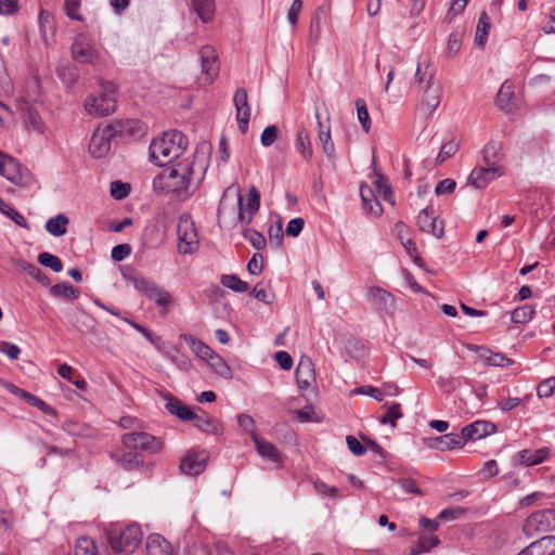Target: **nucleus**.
Masks as SVG:
<instances>
[{
  "label": "nucleus",
  "mask_w": 555,
  "mask_h": 555,
  "mask_svg": "<svg viewBox=\"0 0 555 555\" xmlns=\"http://www.w3.org/2000/svg\"><path fill=\"white\" fill-rule=\"evenodd\" d=\"M186 147L188 140L185 135L178 130H171L155 138L151 142L149 150L151 159L157 166L163 167L179 158Z\"/></svg>",
  "instance_id": "f257e3e1"
},
{
  "label": "nucleus",
  "mask_w": 555,
  "mask_h": 555,
  "mask_svg": "<svg viewBox=\"0 0 555 555\" xmlns=\"http://www.w3.org/2000/svg\"><path fill=\"white\" fill-rule=\"evenodd\" d=\"M193 173V162L183 159L158 175L154 180V186H160L179 197L186 198L191 193Z\"/></svg>",
  "instance_id": "f03ea898"
},
{
  "label": "nucleus",
  "mask_w": 555,
  "mask_h": 555,
  "mask_svg": "<svg viewBox=\"0 0 555 555\" xmlns=\"http://www.w3.org/2000/svg\"><path fill=\"white\" fill-rule=\"evenodd\" d=\"M231 198L236 202L237 206V222L242 225H248L254 215L258 211L260 207V193L256 186H251L249 189L247 201L244 204V199L241 193V188L238 184H232L228 186L222 194V198L219 203L218 207V216L220 217L224 214L227 208V202Z\"/></svg>",
  "instance_id": "7ed1b4c3"
},
{
  "label": "nucleus",
  "mask_w": 555,
  "mask_h": 555,
  "mask_svg": "<svg viewBox=\"0 0 555 555\" xmlns=\"http://www.w3.org/2000/svg\"><path fill=\"white\" fill-rule=\"evenodd\" d=\"M122 276L135 291L154 301L164 313L168 311L173 301L168 291L132 268L124 270Z\"/></svg>",
  "instance_id": "20e7f679"
},
{
  "label": "nucleus",
  "mask_w": 555,
  "mask_h": 555,
  "mask_svg": "<svg viewBox=\"0 0 555 555\" xmlns=\"http://www.w3.org/2000/svg\"><path fill=\"white\" fill-rule=\"evenodd\" d=\"M107 541L115 552L133 553L143 540V531L138 524L125 527L112 525L106 531Z\"/></svg>",
  "instance_id": "39448f33"
},
{
  "label": "nucleus",
  "mask_w": 555,
  "mask_h": 555,
  "mask_svg": "<svg viewBox=\"0 0 555 555\" xmlns=\"http://www.w3.org/2000/svg\"><path fill=\"white\" fill-rule=\"evenodd\" d=\"M117 88L112 81L101 83V91L90 94L85 101V109L94 117H104L117 108Z\"/></svg>",
  "instance_id": "423d86ee"
},
{
  "label": "nucleus",
  "mask_w": 555,
  "mask_h": 555,
  "mask_svg": "<svg viewBox=\"0 0 555 555\" xmlns=\"http://www.w3.org/2000/svg\"><path fill=\"white\" fill-rule=\"evenodd\" d=\"M0 176L20 188H34L37 182L31 171L11 155L0 151Z\"/></svg>",
  "instance_id": "0eeeda50"
},
{
  "label": "nucleus",
  "mask_w": 555,
  "mask_h": 555,
  "mask_svg": "<svg viewBox=\"0 0 555 555\" xmlns=\"http://www.w3.org/2000/svg\"><path fill=\"white\" fill-rule=\"evenodd\" d=\"M135 124L134 120L115 121L107 129L96 131L92 134L89 143V152L95 158L105 156L111 149L109 138L115 134H122L130 131Z\"/></svg>",
  "instance_id": "6e6552de"
},
{
  "label": "nucleus",
  "mask_w": 555,
  "mask_h": 555,
  "mask_svg": "<svg viewBox=\"0 0 555 555\" xmlns=\"http://www.w3.org/2000/svg\"><path fill=\"white\" fill-rule=\"evenodd\" d=\"M70 55L75 62L92 66L100 64L102 61V54L94 44L91 35L86 33H79L74 37Z\"/></svg>",
  "instance_id": "1a4fd4ad"
},
{
  "label": "nucleus",
  "mask_w": 555,
  "mask_h": 555,
  "mask_svg": "<svg viewBox=\"0 0 555 555\" xmlns=\"http://www.w3.org/2000/svg\"><path fill=\"white\" fill-rule=\"evenodd\" d=\"M122 446L130 450H140L152 454L158 453L163 447V440L145 431H131L122 435Z\"/></svg>",
  "instance_id": "9d476101"
},
{
  "label": "nucleus",
  "mask_w": 555,
  "mask_h": 555,
  "mask_svg": "<svg viewBox=\"0 0 555 555\" xmlns=\"http://www.w3.org/2000/svg\"><path fill=\"white\" fill-rule=\"evenodd\" d=\"M522 530L529 538L555 530V509L546 508L532 513L525 520Z\"/></svg>",
  "instance_id": "9b49d317"
},
{
  "label": "nucleus",
  "mask_w": 555,
  "mask_h": 555,
  "mask_svg": "<svg viewBox=\"0 0 555 555\" xmlns=\"http://www.w3.org/2000/svg\"><path fill=\"white\" fill-rule=\"evenodd\" d=\"M178 249L181 254H192L198 248V235L190 215H182L178 221Z\"/></svg>",
  "instance_id": "f8f14e48"
},
{
  "label": "nucleus",
  "mask_w": 555,
  "mask_h": 555,
  "mask_svg": "<svg viewBox=\"0 0 555 555\" xmlns=\"http://www.w3.org/2000/svg\"><path fill=\"white\" fill-rule=\"evenodd\" d=\"M198 54L202 68L201 83L210 85L218 77L220 69L216 49L205 44L199 49Z\"/></svg>",
  "instance_id": "ddd939ff"
},
{
  "label": "nucleus",
  "mask_w": 555,
  "mask_h": 555,
  "mask_svg": "<svg viewBox=\"0 0 555 555\" xmlns=\"http://www.w3.org/2000/svg\"><path fill=\"white\" fill-rule=\"evenodd\" d=\"M417 225L422 232L429 233L437 238L443 236L444 223L435 217L434 209L430 206L425 207L417 216Z\"/></svg>",
  "instance_id": "4468645a"
},
{
  "label": "nucleus",
  "mask_w": 555,
  "mask_h": 555,
  "mask_svg": "<svg viewBox=\"0 0 555 555\" xmlns=\"http://www.w3.org/2000/svg\"><path fill=\"white\" fill-rule=\"evenodd\" d=\"M233 102L236 111L238 129L242 133H246L250 119V106L246 89L237 88L233 96Z\"/></svg>",
  "instance_id": "2eb2a0df"
},
{
  "label": "nucleus",
  "mask_w": 555,
  "mask_h": 555,
  "mask_svg": "<svg viewBox=\"0 0 555 555\" xmlns=\"http://www.w3.org/2000/svg\"><path fill=\"white\" fill-rule=\"evenodd\" d=\"M504 175V167L502 165L477 167L468 178V182L477 189L485 188L490 181L500 178Z\"/></svg>",
  "instance_id": "dca6fc26"
},
{
  "label": "nucleus",
  "mask_w": 555,
  "mask_h": 555,
  "mask_svg": "<svg viewBox=\"0 0 555 555\" xmlns=\"http://www.w3.org/2000/svg\"><path fill=\"white\" fill-rule=\"evenodd\" d=\"M208 455L205 451H191L184 455L180 463L183 474L195 476L205 470Z\"/></svg>",
  "instance_id": "f3484780"
},
{
  "label": "nucleus",
  "mask_w": 555,
  "mask_h": 555,
  "mask_svg": "<svg viewBox=\"0 0 555 555\" xmlns=\"http://www.w3.org/2000/svg\"><path fill=\"white\" fill-rule=\"evenodd\" d=\"M496 429V426L487 421H476L462 428L461 437H463L464 444L468 440H479L491 434Z\"/></svg>",
  "instance_id": "a211bd4d"
},
{
  "label": "nucleus",
  "mask_w": 555,
  "mask_h": 555,
  "mask_svg": "<svg viewBox=\"0 0 555 555\" xmlns=\"http://www.w3.org/2000/svg\"><path fill=\"white\" fill-rule=\"evenodd\" d=\"M369 300L385 313H392L395 310V297L392 294L379 286H372L367 294Z\"/></svg>",
  "instance_id": "6ab92c4d"
},
{
  "label": "nucleus",
  "mask_w": 555,
  "mask_h": 555,
  "mask_svg": "<svg viewBox=\"0 0 555 555\" xmlns=\"http://www.w3.org/2000/svg\"><path fill=\"white\" fill-rule=\"evenodd\" d=\"M442 96V86L436 81L434 74H430L426 80V87L422 102L427 106L429 113L434 112L440 104Z\"/></svg>",
  "instance_id": "aec40b11"
},
{
  "label": "nucleus",
  "mask_w": 555,
  "mask_h": 555,
  "mask_svg": "<svg viewBox=\"0 0 555 555\" xmlns=\"http://www.w3.org/2000/svg\"><path fill=\"white\" fill-rule=\"evenodd\" d=\"M517 555H555V537L545 535L522 548Z\"/></svg>",
  "instance_id": "412c9836"
},
{
  "label": "nucleus",
  "mask_w": 555,
  "mask_h": 555,
  "mask_svg": "<svg viewBox=\"0 0 555 555\" xmlns=\"http://www.w3.org/2000/svg\"><path fill=\"white\" fill-rule=\"evenodd\" d=\"M159 352L181 371L189 372L193 366L190 358L173 345L165 343Z\"/></svg>",
  "instance_id": "4be33fe9"
},
{
  "label": "nucleus",
  "mask_w": 555,
  "mask_h": 555,
  "mask_svg": "<svg viewBox=\"0 0 555 555\" xmlns=\"http://www.w3.org/2000/svg\"><path fill=\"white\" fill-rule=\"evenodd\" d=\"M475 351L480 361L486 365L504 367L513 364V360L500 352H493L486 347H475Z\"/></svg>",
  "instance_id": "5701e85b"
},
{
  "label": "nucleus",
  "mask_w": 555,
  "mask_h": 555,
  "mask_svg": "<svg viewBox=\"0 0 555 555\" xmlns=\"http://www.w3.org/2000/svg\"><path fill=\"white\" fill-rule=\"evenodd\" d=\"M299 388L305 389L315 379L314 365L309 357H301L296 369Z\"/></svg>",
  "instance_id": "b1692460"
},
{
  "label": "nucleus",
  "mask_w": 555,
  "mask_h": 555,
  "mask_svg": "<svg viewBox=\"0 0 555 555\" xmlns=\"http://www.w3.org/2000/svg\"><path fill=\"white\" fill-rule=\"evenodd\" d=\"M145 550L146 555H172L171 544L158 533L146 538Z\"/></svg>",
  "instance_id": "393cba45"
},
{
  "label": "nucleus",
  "mask_w": 555,
  "mask_h": 555,
  "mask_svg": "<svg viewBox=\"0 0 555 555\" xmlns=\"http://www.w3.org/2000/svg\"><path fill=\"white\" fill-rule=\"evenodd\" d=\"M179 338L183 340L189 346L191 351L203 361L207 362L208 359L211 358V354L215 352L208 345L191 334H180Z\"/></svg>",
  "instance_id": "a878e982"
},
{
  "label": "nucleus",
  "mask_w": 555,
  "mask_h": 555,
  "mask_svg": "<svg viewBox=\"0 0 555 555\" xmlns=\"http://www.w3.org/2000/svg\"><path fill=\"white\" fill-rule=\"evenodd\" d=\"M253 441L256 446L258 454L261 457L269 460L273 463L282 462L281 453L273 443L264 439H261L257 434H253Z\"/></svg>",
  "instance_id": "bb28decb"
},
{
  "label": "nucleus",
  "mask_w": 555,
  "mask_h": 555,
  "mask_svg": "<svg viewBox=\"0 0 555 555\" xmlns=\"http://www.w3.org/2000/svg\"><path fill=\"white\" fill-rule=\"evenodd\" d=\"M550 455L547 448L538 450L525 449L517 453V462L521 465L533 466L544 462Z\"/></svg>",
  "instance_id": "cd10ccee"
},
{
  "label": "nucleus",
  "mask_w": 555,
  "mask_h": 555,
  "mask_svg": "<svg viewBox=\"0 0 555 555\" xmlns=\"http://www.w3.org/2000/svg\"><path fill=\"white\" fill-rule=\"evenodd\" d=\"M429 447L439 451L454 450L464 447V441L461 435L451 433L436 437L431 440Z\"/></svg>",
  "instance_id": "c85d7f7f"
},
{
  "label": "nucleus",
  "mask_w": 555,
  "mask_h": 555,
  "mask_svg": "<svg viewBox=\"0 0 555 555\" xmlns=\"http://www.w3.org/2000/svg\"><path fill=\"white\" fill-rule=\"evenodd\" d=\"M166 410L184 422H189L195 416V412L189 405L173 396L167 397Z\"/></svg>",
  "instance_id": "c756f323"
},
{
  "label": "nucleus",
  "mask_w": 555,
  "mask_h": 555,
  "mask_svg": "<svg viewBox=\"0 0 555 555\" xmlns=\"http://www.w3.org/2000/svg\"><path fill=\"white\" fill-rule=\"evenodd\" d=\"M295 150L301 155L305 160H311L313 151L310 141L309 131L304 126L299 127L296 131Z\"/></svg>",
  "instance_id": "7c9ffc66"
},
{
  "label": "nucleus",
  "mask_w": 555,
  "mask_h": 555,
  "mask_svg": "<svg viewBox=\"0 0 555 555\" xmlns=\"http://www.w3.org/2000/svg\"><path fill=\"white\" fill-rule=\"evenodd\" d=\"M8 389L12 395H14L17 398L24 399L26 402H28L33 406H36L41 412L47 413V414L52 412V408L47 402H44L40 398L36 397L35 395H33L22 388H18L17 386H15L13 384H10Z\"/></svg>",
  "instance_id": "2f4dec72"
},
{
  "label": "nucleus",
  "mask_w": 555,
  "mask_h": 555,
  "mask_svg": "<svg viewBox=\"0 0 555 555\" xmlns=\"http://www.w3.org/2000/svg\"><path fill=\"white\" fill-rule=\"evenodd\" d=\"M514 86L508 80L504 81L496 94V105L505 111L511 112L514 107Z\"/></svg>",
  "instance_id": "473e14b6"
},
{
  "label": "nucleus",
  "mask_w": 555,
  "mask_h": 555,
  "mask_svg": "<svg viewBox=\"0 0 555 555\" xmlns=\"http://www.w3.org/2000/svg\"><path fill=\"white\" fill-rule=\"evenodd\" d=\"M113 459L127 470L137 469L144 463L142 454L130 451L117 452L113 454Z\"/></svg>",
  "instance_id": "72a5a7b5"
},
{
  "label": "nucleus",
  "mask_w": 555,
  "mask_h": 555,
  "mask_svg": "<svg viewBox=\"0 0 555 555\" xmlns=\"http://www.w3.org/2000/svg\"><path fill=\"white\" fill-rule=\"evenodd\" d=\"M317 125L319 128V141L322 145L323 153L328 157L333 158L335 154V145L331 137L330 127L323 130V124L321 121L320 113L315 111Z\"/></svg>",
  "instance_id": "f704fd0d"
},
{
  "label": "nucleus",
  "mask_w": 555,
  "mask_h": 555,
  "mask_svg": "<svg viewBox=\"0 0 555 555\" xmlns=\"http://www.w3.org/2000/svg\"><path fill=\"white\" fill-rule=\"evenodd\" d=\"M326 10L323 7H320L315 10L311 17L310 26H309V39L312 44H315L321 36L322 24L326 18Z\"/></svg>",
  "instance_id": "c9c22d12"
},
{
  "label": "nucleus",
  "mask_w": 555,
  "mask_h": 555,
  "mask_svg": "<svg viewBox=\"0 0 555 555\" xmlns=\"http://www.w3.org/2000/svg\"><path fill=\"white\" fill-rule=\"evenodd\" d=\"M482 157L486 165H501L502 144L493 140L489 141L482 150Z\"/></svg>",
  "instance_id": "e433bc0d"
},
{
  "label": "nucleus",
  "mask_w": 555,
  "mask_h": 555,
  "mask_svg": "<svg viewBox=\"0 0 555 555\" xmlns=\"http://www.w3.org/2000/svg\"><path fill=\"white\" fill-rule=\"evenodd\" d=\"M69 219L64 214L49 218L46 222V230L53 236H62L67 231Z\"/></svg>",
  "instance_id": "4c0bfd02"
},
{
  "label": "nucleus",
  "mask_w": 555,
  "mask_h": 555,
  "mask_svg": "<svg viewBox=\"0 0 555 555\" xmlns=\"http://www.w3.org/2000/svg\"><path fill=\"white\" fill-rule=\"evenodd\" d=\"M360 196H361L364 207L367 209L369 212H371L375 216H378L382 214V206L376 201L375 195L369 185H366V184L360 185Z\"/></svg>",
  "instance_id": "58836bf2"
},
{
  "label": "nucleus",
  "mask_w": 555,
  "mask_h": 555,
  "mask_svg": "<svg viewBox=\"0 0 555 555\" xmlns=\"http://www.w3.org/2000/svg\"><path fill=\"white\" fill-rule=\"evenodd\" d=\"M191 3L202 22L208 23L212 20L215 13L214 0H191Z\"/></svg>",
  "instance_id": "ea45409f"
},
{
  "label": "nucleus",
  "mask_w": 555,
  "mask_h": 555,
  "mask_svg": "<svg viewBox=\"0 0 555 555\" xmlns=\"http://www.w3.org/2000/svg\"><path fill=\"white\" fill-rule=\"evenodd\" d=\"M75 555H99L95 541L87 535L78 538L75 544Z\"/></svg>",
  "instance_id": "a19ab883"
},
{
  "label": "nucleus",
  "mask_w": 555,
  "mask_h": 555,
  "mask_svg": "<svg viewBox=\"0 0 555 555\" xmlns=\"http://www.w3.org/2000/svg\"><path fill=\"white\" fill-rule=\"evenodd\" d=\"M535 313L534 308L531 305H522L520 307L515 308L511 312V320L516 324H527L530 322Z\"/></svg>",
  "instance_id": "79ce46f5"
},
{
  "label": "nucleus",
  "mask_w": 555,
  "mask_h": 555,
  "mask_svg": "<svg viewBox=\"0 0 555 555\" xmlns=\"http://www.w3.org/2000/svg\"><path fill=\"white\" fill-rule=\"evenodd\" d=\"M207 363L209 366L223 378H232V370L230 365L219 356L218 353L214 352L211 354V358L208 359Z\"/></svg>",
  "instance_id": "37998d69"
},
{
  "label": "nucleus",
  "mask_w": 555,
  "mask_h": 555,
  "mask_svg": "<svg viewBox=\"0 0 555 555\" xmlns=\"http://www.w3.org/2000/svg\"><path fill=\"white\" fill-rule=\"evenodd\" d=\"M50 293L54 297H64L77 299L79 297V289L75 288L69 282H62L53 285Z\"/></svg>",
  "instance_id": "c03bdc74"
},
{
  "label": "nucleus",
  "mask_w": 555,
  "mask_h": 555,
  "mask_svg": "<svg viewBox=\"0 0 555 555\" xmlns=\"http://www.w3.org/2000/svg\"><path fill=\"white\" fill-rule=\"evenodd\" d=\"M491 24L486 12L481 13L478 20L475 42L478 47H483L490 30Z\"/></svg>",
  "instance_id": "a18cd8bd"
},
{
  "label": "nucleus",
  "mask_w": 555,
  "mask_h": 555,
  "mask_svg": "<svg viewBox=\"0 0 555 555\" xmlns=\"http://www.w3.org/2000/svg\"><path fill=\"white\" fill-rule=\"evenodd\" d=\"M221 284L235 292V293H244L248 289V283L241 280L235 274H224L221 276Z\"/></svg>",
  "instance_id": "49530a36"
},
{
  "label": "nucleus",
  "mask_w": 555,
  "mask_h": 555,
  "mask_svg": "<svg viewBox=\"0 0 555 555\" xmlns=\"http://www.w3.org/2000/svg\"><path fill=\"white\" fill-rule=\"evenodd\" d=\"M191 421L194 422L195 427L201 429L204 433L218 434L219 429L217 425L214 423L212 418L209 417L206 413L197 414L195 413L194 418Z\"/></svg>",
  "instance_id": "de8ad7c7"
},
{
  "label": "nucleus",
  "mask_w": 555,
  "mask_h": 555,
  "mask_svg": "<svg viewBox=\"0 0 555 555\" xmlns=\"http://www.w3.org/2000/svg\"><path fill=\"white\" fill-rule=\"evenodd\" d=\"M0 212L10 218L15 224L24 229H29L26 218L20 214L14 207L8 204L5 201L0 206Z\"/></svg>",
  "instance_id": "09e8293b"
},
{
  "label": "nucleus",
  "mask_w": 555,
  "mask_h": 555,
  "mask_svg": "<svg viewBox=\"0 0 555 555\" xmlns=\"http://www.w3.org/2000/svg\"><path fill=\"white\" fill-rule=\"evenodd\" d=\"M38 262L43 267L50 268L54 272H61L63 270V262L61 259L48 251H43L38 255Z\"/></svg>",
  "instance_id": "8fccbe9b"
},
{
  "label": "nucleus",
  "mask_w": 555,
  "mask_h": 555,
  "mask_svg": "<svg viewBox=\"0 0 555 555\" xmlns=\"http://www.w3.org/2000/svg\"><path fill=\"white\" fill-rule=\"evenodd\" d=\"M358 120L362 126V129L367 133L371 130V118L366 107V103L363 99L356 101Z\"/></svg>",
  "instance_id": "3c124183"
},
{
  "label": "nucleus",
  "mask_w": 555,
  "mask_h": 555,
  "mask_svg": "<svg viewBox=\"0 0 555 555\" xmlns=\"http://www.w3.org/2000/svg\"><path fill=\"white\" fill-rule=\"evenodd\" d=\"M313 486L315 492L322 496L332 499H343L345 496L338 488L330 486L321 480L315 481Z\"/></svg>",
  "instance_id": "603ef678"
},
{
  "label": "nucleus",
  "mask_w": 555,
  "mask_h": 555,
  "mask_svg": "<svg viewBox=\"0 0 555 555\" xmlns=\"http://www.w3.org/2000/svg\"><path fill=\"white\" fill-rule=\"evenodd\" d=\"M459 150V142L451 138L450 140H447L441 145V149L439 151V154L437 156V162L442 163L449 157L453 156Z\"/></svg>",
  "instance_id": "864d4df0"
},
{
  "label": "nucleus",
  "mask_w": 555,
  "mask_h": 555,
  "mask_svg": "<svg viewBox=\"0 0 555 555\" xmlns=\"http://www.w3.org/2000/svg\"><path fill=\"white\" fill-rule=\"evenodd\" d=\"M439 544V539L435 535H421L418 541V548H412L411 555H420L423 552H428Z\"/></svg>",
  "instance_id": "5fc2aeb1"
},
{
  "label": "nucleus",
  "mask_w": 555,
  "mask_h": 555,
  "mask_svg": "<svg viewBox=\"0 0 555 555\" xmlns=\"http://www.w3.org/2000/svg\"><path fill=\"white\" fill-rule=\"evenodd\" d=\"M130 184L116 180L111 183V196L117 201L126 198L130 193Z\"/></svg>",
  "instance_id": "6e6d98bb"
},
{
  "label": "nucleus",
  "mask_w": 555,
  "mask_h": 555,
  "mask_svg": "<svg viewBox=\"0 0 555 555\" xmlns=\"http://www.w3.org/2000/svg\"><path fill=\"white\" fill-rule=\"evenodd\" d=\"M243 236L246 240H248V242L257 250H260V249L264 248V246H266V238H264V236L260 232H258L256 230L246 228V229L243 230Z\"/></svg>",
  "instance_id": "4d7b16f0"
},
{
  "label": "nucleus",
  "mask_w": 555,
  "mask_h": 555,
  "mask_svg": "<svg viewBox=\"0 0 555 555\" xmlns=\"http://www.w3.org/2000/svg\"><path fill=\"white\" fill-rule=\"evenodd\" d=\"M402 417V413L400 412V404L392 403L386 411V413L379 418L382 424H389L391 426H396V423L399 418Z\"/></svg>",
  "instance_id": "13d9d810"
},
{
  "label": "nucleus",
  "mask_w": 555,
  "mask_h": 555,
  "mask_svg": "<svg viewBox=\"0 0 555 555\" xmlns=\"http://www.w3.org/2000/svg\"><path fill=\"white\" fill-rule=\"evenodd\" d=\"M462 47V33L460 30L452 31L448 37L447 50L450 56L456 55Z\"/></svg>",
  "instance_id": "bf43d9fd"
},
{
  "label": "nucleus",
  "mask_w": 555,
  "mask_h": 555,
  "mask_svg": "<svg viewBox=\"0 0 555 555\" xmlns=\"http://www.w3.org/2000/svg\"><path fill=\"white\" fill-rule=\"evenodd\" d=\"M555 391V377L542 380L537 387V396L539 398H550Z\"/></svg>",
  "instance_id": "052dcab7"
},
{
  "label": "nucleus",
  "mask_w": 555,
  "mask_h": 555,
  "mask_svg": "<svg viewBox=\"0 0 555 555\" xmlns=\"http://www.w3.org/2000/svg\"><path fill=\"white\" fill-rule=\"evenodd\" d=\"M81 5V0H65L64 1V9L65 13L68 16V18L73 21L82 22L83 16L78 14L77 11Z\"/></svg>",
  "instance_id": "680f3d73"
},
{
  "label": "nucleus",
  "mask_w": 555,
  "mask_h": 555,
  "mask_svg": "<svg viewBox=\"0 0 555 555\" xmlns=\"http://www.w3.org/2000/svg\"><path fill=\"white\" fill-rule=\"evenodd\" d=\"M250 295L266 305H271L275 299V296L272 292L261 287L259 284L253 288Z\"/></svg>",
  "instance_id": "e2e57ef3"
},
{
  "label": "nucleus",
  "mask_w": 555,
  "mask_h": 555,
  "mask_svg": "<svg viewBox=\"0 0 555 555\" xmlns=\"http://www.w3.org/2000/svg\"><path fill=\"white\" fill-rule=\"evenodd\" d=\"M26 119H27L28 126L33 130L37 131L38 133H43V124H42L41 118L36 109L28 108L26 112Z\"/></svg>",
  "instance_id": "0e129e2a"
},
{
  "label": "nucleus",
  "mask_w": 555,
  "mask_h": 555,
  "mask_svg": "<svg viewBox=\"0 0 555 555\" xmlns=\"http://www.w3.org/2000/svg\"><path fill=\"white\" fill-rule=\"evenodd\" d=\"M278 139V128L273 125L263 129L260 135V142L264 147L271 146Z\"/></svg>",
  "instance_id": "69168bd1"
},
{
  "label": "nucleus",
  "mask_w": 555,
  "mask_h": 555,
  "mask_svg": "<svg viewBox=\"0 0 555 555\" xmlns=\"http://www.w3.org/2000/svg\"><path fill=\"white\" fill-rule=\"evenodd\" d=\"M0 352L5 354L10 360H17L22 350L21 348L10 341H1Z\"/></svg>",
  "instance_id": "338daca9"
},
{
  "label": "nucleus",
  "mask_w": 555,
  "mask_h": 555,
  "mask_svg": "<svg viewBox=\"0 0 555 555\" xmlns=\"http://www.w3.org/2000/svg\"><path fill=\"white\" fill-rule=\"evenodd\" d=\"M357 395H365L374 400L380 402L384 399V393L380 389L373 387V386H361L353 390Z\"/></svg>",
  "instance_id": "774afa93"
}]
</instances>
